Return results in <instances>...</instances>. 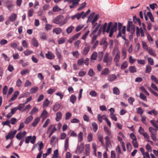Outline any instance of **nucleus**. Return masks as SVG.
<instances>
[{
  "mask_svg": "<svg viewBox=\"0 0 158 158\" xmlns=\"http://www.w3.org/2000/svg\"><path fill=\"white\" fill-rule=\"evenodd\" d=\"M62 113L60 112H58L56 113V120L58 122L59 121L61 118Z\"/></svg>",
  "mask_w": 158,
  "mask_h": 158,
  "instance_id": "aec40b11",
  "label": "nucleus"
},
{
  "mask_svg": "<svg viewBox=\"0 0 158 158\" xmlns=\"http://www.w3.org/2000/svg\"><path fill=\"white\" fill-rule=\"evenodd\" d=\"M97 56V53L96 52H94L91 56V61L92 60H96Z\"/></svg>",
  "mask_w": 158,
  "mask_h": 158,
  "instance_id": "bb28decb",
  "label": "nucleus"
},
{
  "mask_svg": "<svg viewBox=\"0 0 158 158\" xmlns=\"http://www.w3.org/2000/svg\"><path fill=\"white\" fill-rule=\"evenodd\" d=\"M143 136H144V138L146 139V141L148 142H149V136L148 134L145 132L144 133H143Z\"/></svg>",
  "mask_w": 158,
  "mask_h": 158,
  "instance_id": "8fccbe9b",
  "label": "nucleus"
},
{
  "mask_svg": "<svg viewBox=\"0 0 158 158\" xmlns=\"http://www.w3.org/2000/svg\"><path fill=\"white\" fill-rule=\"evenodd\" d=\"M117 24L116 22L114 23V24L112 25L110 30L114 31V32L116 31L117 30Z\"/></svg>",
  "mask_w": 158,
  "mask_h": 158,
  "instance_id": "7c9ffc66",
  "label": "nucleus"
},
{
  "mask_svg": "<svg viewBox=\"0 0 158 158\" xmlns=\"http://www.w3.org/2000/svg\"><path fill=\"white\" fill-rule=\"evenodd\" d=\"M17 132V130H15L14 131H11L9 133L8 135L6 137V139L7 140L9 139H13L14 137Z\"/></svg>",
  "mask_w": 158,
  "mask_h": 158,
  "instance_id": "20e7f679",
  "label": "nucleus"
},
{
  "mask_svg": "<svg viewBox=\"0 0 158 158\" xmlns=\"http://www.w3.org/2000/svg\"><path fill=\"white\" fill-rule=\"evenodd\" d=\"M100 44L101 45H103L104 46L103 48L106 49L107 46V43L106 41V39L105 38H103L100 41Z\"/></svg>",
  "mask_w": 158,
  "mask_h": 158,
  "instance_id": "6e6552de",
  "label": "nucleus"
},
{
  "mask_svg": "<svg viewBox=\"0 0 158 158\" xmlns=\"http://www.w3.org/2000/svg\"><path fill=\"white\" fill-rule=\"evenodd\" d=\"M127 66V64L126 61H124L121 65V69H125Z\"/></svg>",
  "mask_w": 158,
  "mask_h": 158,
  "instance_id": "72a5a7b5",
  "label": "nucleus"
},
{
  "mask_svg": "<svg viewBox=\"0 0 158 158\" xmlns=\"http://www.w3.org/2000/svg\"><path fill=\"white\" fill-rule=\"evenodd\" d=\"M62 30L61 28L58 27L54 28L52 31L53 33H55L56 34L58 35L61 32Z\"/></svg>",
  "mask_w": 158,
  "mask_h": 158,
  "instance_id": "4be33fe9",
  "label": "nucleus"
},
{
  "mask_svg": "<svg viewBox=\"0 0 158 158\" xmlns=\"http://www.w3.org/2000/svg\"><path fill=\"white\" fill-rule=\"evenodd\" d=\"M31 83L29 80H27L25 83L24 86L25 87H27L31 86Z\"/></svg>",
  "mask_w": 158,
  "mask_h": 158,
  "instance_id": "69168bd1",
  "label": "nucleus"
},
{
  "mask_svg": "<svg viewBox=\"0 0 158 158\" xmlns=\"http://www.w3.org/2000/svg\"><path fill=\"white\" fill-rule=\"evenodd\" d=\"M152 68L149 65H147L146 66V69L145 72L146 73H149L151 71Z\"/></svg>",
  "mask_w": 158,
  "mask_h": 158,
  "instance_id": "2f4dec72",
  "label": "nucleus"
},
{
  "mask_svg": "<svg viewBox=\"0 0 158 158\" xmlns=\"http://www.w3.org/2000/svg\"><path fill=\"white\" fill-rule=\"evenodd\" d=\"M34 12V10L31 9L29 10L28 11V17H31L32 16Z\"/></svg>",
  "mask_w": 158,
  "mask_h": 158,
  "instance_id": "0e129e2a",
  "label": "nucleus"
},
{
  "mask_svg": "<svg viewBox=\"0 0 158 158\" xmlns=\"http://www.w3.org/2000/svg\"><path fill=\"white\" fill-rule=\"evenodd\" d=\"M109 55L110 54L109 52H106L104 56L103 59V62L106 63V65L108 66L111 64L112 60V57L110 56Z\"/></svg>",
  "mask_w": 158,
  "mask_h": 158,
  "instance_id": "7ed1b4c3",
  "label": "nucleus"
},
{
  "mask_svg": "<svg viewBox=\"0 0 158 158\" xmlns=\"http://www.w3.org/2000/svg\"><path fill=\"white\" fill-rule=\"evenodd\" d=\"M88 74L89 76L91 77H92L94 75V73L92 69H91L89 70Z\"/></svg>",
  "mask_w": 158,
  "mask_h": 158,
  "instance_id": "4d7b16f0",
  "label": "nucleus"
},
{
  "mask_svg": "<svg viewBox=\"0 0 158 158\" xmlns=\"http://www.w3.org/2000/svg\"><path fill=\"white\" fill-rule=\"evenodd\" d=\"M122 27V24L119 23H118V30L119 31L117 35V37L121 36V28Z\"/></svg>",
  "mask_w": 158,
  "mask_h": 158,
  "instance_id": "f3484780",
  "label": "nucleus"
},
{
  "mask_svg": "<svg viewBox=\"0 0 158 158\" xmlns=\"http://www.w3.org/2000/svg\"><path fill=\"white\" fill-rule=\"evenodd\" d=\"M80 0H72L71 1H70L69 3H70L71 2H73V3L70 6V8L72 9L77 6L79 4L78 2Z\"/></svg>",
  "mask_w": 158,
  "mask_h": 158,
  "instance_id": "0eeeda50",
  "label": "nucleus"
},
{
  "mask_svg": "<svg viewBox=\"0 0 158 158\" xmlns=\"http://www.w3.org/2000/svg\"><path fill=\"white\" fill-rule=\"evenodd\" d=\"M122 56L124 57L123 59H125L127 56V53L126 52V49L123 48L122 49Z\"/></svg>",
  "mask_w": 158,
  "mask_h": 158,
  "instance_id": "864d4df0",
  "label": "nucleus"
},
{
  "mask_svg": "<svg viewBox=\"0 0 158 158\" xmlns=\"http://www.w3.org/2000/svg\"><path fill=\"white\" fill-rule=\"evenodd\" d=\"M83 139V133L80 132L78 135V142H81Z\"/></svg>",
  "mask_w": 158,
  "mask_h": 158,
  "instance_id": "412c9836",
  "label": "nucleus"
},
{
  "mask_svg": "<svg viewBox=\"0 0 158 158\" xmlns=\"http://www.w3.org/2000/svg\"><path fill=\"white\" fill-rule=\"evenodd\" d=\"M23 53L25 55L28 56L32 54L33 53V52L28 49H27L26 50L24 51Z\"/></svg>",
  "mask_w": 158,
  "mask_h": 158,
  "instance_id": "c03bdc74",
  "label": "nucleus"
},
{
  "mask_svg": "<svg viewBox=\"0 0 158 158\" xmlns=\"http://www.w3.org/2000/svg\"><path fill=\"white\" fill-rule=\"evenodd\" d=\"M69 138L67 137L66 138L65 140V151H67L68 148H69Z\"/></svg>",
  "mask_w": 158,
  "mask_h": 158,
  "instance_id": "393cba45",
  "label": "nucleus"
},
{
  "mask_svg": "<svg viewBox=\"0 0 158 158\" xmlns=\"http://www.w3.org/2000/svg\"><path fill=\"white\" fill-rule=\"evenodd\" d=\"M133 29L134 30H135V25L133 24V23L132 21H128L127 23V31H130L131 29L133 30Z\"/></svg>",
  "mask_w": 158,
  "mask_h": 158,
  "instance_id": "39448f33",
  "label": "nucleus"
},
{
  "mask_svg": "<svg viewBox=\"0 0 158 158\" xmlns=\"http://www.w3.org/2000/svg\"><path fill=\"white\" fill-rule=\"evenodd\" d=\"M74 27L73 26H71L68 27L66 29V32L68 34L70 33L73 29L74 28Z\"/></svg>",
  "mask_w": 158,
  "mask_h": 158,
  "instance_id": "4c0bfd02",
  "label": "nucleus"
},
{
  "mask_svg": "<svg viewBox=\"0 0 158 158\" xmlns=\"http://www.w3.org/2000/svg\"><path fill=\"white\" fill-rule=\"evenodd\" d=\"M147 15L149 17L151 21L152 22H154V18L151 13L150 12H148L147 13Z\"/></svg>",
  "mask_w": 158,
  "mask_h": 158,
  "instance_id": "e433bc0d",
  "label": "nucleus"
},
{
  "mask_svg": "<svg viewBox=\"0 0 158 158\" xmlns=\"http://www.w3.org/2000/svg\"><path fill=\"white\" fill-rule=\"evenodd\" d=\"M89 94L92 97H96L97 95V93L94 90H92L89 92Z\"/></svg>",
  "mask_w": 158,
  "mask_h": 158,
  "instance_id": "09e8293b",
  "label": "nucleus"
},
{
  "mask_svg": "<svg viewBox=\"0 0 158 158\" xmlns=\"http://www.w3.org/2000/svg\"><path fill=\"white\" fill-rule=\"evenodd\" d=\"M46 56L49 59L52 60L54 58L55 56L54 55L50 52L48 51L46 54Z\"/></svg>",
  "mask_w": 158,
  "mask_h": 158,
  "instance_id": "9b49d317",
  "label": "nucleus"
},
{
  "mask_svg": "<svg viewBox=\"0 0 158 158\" xmlns=\"http://www.w3.org/2000/svg\"><path fill=\"white\" fill-rule=\"evenodd\" d=\"M148 53L152 56L156 57V54L155 52V51L152 48H149L147 50Z\"/></svg>",
  "mask_w": 158,
  "mask_h": 158,
  "instance_id": "6ab92c4d",
  "label": "nucleus"
},
{
  "mask_svg": "<svg viewBox=\"0 0 158 158\" xmlns=\"http://www.w3.org/2000/svg\"><path fill=\"white\" fill-rule=\"evenodd\" d=\"M60 105L59 104H55L53 106L52 110L55 112L57 111L60 108Z\"/></svg>",
  "mask_w": 158,
  "mask_h": 158,
  "instance_id": "b1692460",
  "label": "nucleus"
},
{
  "mask_svg": "<svg viewBox=\"0 0 158 158\" xmlns=\"http://www.w3.org/2000/svg\"><path fill=\"white\" fill-rule=\"evenodd\" d=\"M90 48V46H88L84 48L83 52V54L84 55H86L88 52Z\"/></svg>",
  "mask_w": 158,
  "mask_h": 158,
  "instance_id": "a211bd4d",
  "label": "nucleus"
},
{
  "mask_svg": "<svg viewBox=\"0 0 158 158\" xmlns=\"http://www.w3.org/2000/svg\"><path fill=\"white\" fill-rule=\"evenodd\" d=\"M140 90L144 92L147 95L149 96V94L147 90L144 88L143 86H141L140 87Z\"/></svg>",
  "mask_w": 158,
  "mask_h": 158,
  "instance_id": "13d9d810",
  "label": "nucleus"
},
{
  "mask_svg": "<svg viewBox=\"0 0 158 158\" xmlns=\"http://www.w3.org/2000/svg\"><path fill=\"white\" fill-rule=\"evenodd\" d=\"M106 117V116L105 115H101L100 114H98V119L100 123L102 122V119H103V118H104V117Z\"/></svg>",
  "mask_w": 158,
  "mask_h": 158,
  "instance_id": "473e14b6",
  "label": "nucleus"
},
{
  "mask_svg": "<svg viewBox=\"0 0 158 158\" xmlns=\"http://www.w3.org/2000/svg\"><path fill=\"white\" fill-rule=\"evenodd\" d=\"M29 71L27 69H25L21 71L20 73L22 75H23L29 73Z\"/></svg>",
  "mask_w": 158,
  "mask_h": 158,
  "instance_id": "49530a36",
  "label": "nucleus"
},
{
  "mask_svg": "<svg viewBox=\"0 0 158 158\" xmlns=\"http://www.w3.org/2000/svg\"><path fill=\"white\" fill-rule=\"evenodd\" d=\"M107 78L108 81L112 82L117 79V76L114 74H111L107 76Z\"/></svg>",
  "mask_w": 158,
  "mask_h": 158,
  "instance_id": "423d86ee",
  "label": "nucleus"
},
{
  "mask_svg": "<svg viewBox=\"0 0 158 158\" xmlns=\"http://www.w3.org/2000/svg\"><path fill=\"white\" fill-rule=\"evenodd\" d=\"M32 42L34 46L37 47L38 45V43L37 40L35 38H33L32 39Z\"/></svg>",
  "mask_w": 158,
  "mask_h": 158,
  "instance_id": "c85d7f7f",
  "label": "nucleus"
},
{
  "mask_svg": "<svg viewBox=\"0 0 158 158\" xmlns=\"http://www.w3.org/2000/svg\"><path fill=\"white\" fill-rule=\"evenodd\" d=\"M49 104V102L48 100V99L47 98H46L43 104V107H46L48 106Z\"/></svg>",
  "mask_w": 158,
  "mask_h": 158,
  "instance_id": "a18cd8bd",
  "label": "nucleus"
},
{
  "mask_svg": "<svg viewBox=\"0 0 158 158\" xmlns=\"http://www.w3.org/2000/svg\"><path fill=\"white\" fill-rule=\"evenodd\" d=\"M94 131L95 132L98 129V127L97 124L95 122H94L92 124Z\"/></svg>",
  "mask_w": 158,
  "mask_h": 158,
  "instance_id": "a878e982",
  "label": "nucleus"
},
{
  "mask_svg": "<svg viewBox=\"0 0 158 158\" xmlns=\"http://www.w3.org/2000/svg\"><path fill=\"white\" fill-rule=\"evenodd\" d=\"M47 112L45 110H44L43 112L41 113V116H43L44 119L47 117Z\"/></svg>",
  "mask_w": 158,
  "mask_h": 158,
  "instance_id": "bf43d9fd",
  "label": "nucleus"
},
{
  "mask_svg": "<svg viewBox=\"0 0 158 158\" xmlns=\"http://www.w3.org/2000/svg\"><path fill=\"white\" fill-rule=\"evenodd\" d=\"M33 117L31 115L28 116L25 120L24 123L26 124H28L33 119Z\"/></svg>",
  "mask_w": 158,
  "mask_h": 158,
  "instance_id": "dca6fc26",
  "label": "nucleus"
},
{
  "mask_svg": "<svg viewBox=\"0 0 158 158\" xmlns=\"http://www.w3.org/2000/svg\"><path fill=\"white\" fill-rule=\"evenodd\" d=\"M76 99L77 98L74 95H72L70 97V101L72 103L74 104L76 100Z\"/></svg>",
  "mask_w": 158,
  "mask_h": 158,
  "instance_id": "a19ab883",
  "label": "nucleus"
},
{
  "mask_svg": "<svg viewBox=\"0 0 158 158\" xmlns=\"http://www.w3.org/2000/svg\"><path fill=\"white\" fill-rule=\"evenodd\" d=\"M100 26V24H98V25L97 26L96 28L94 29L93 31L90 34V36H91V35H95L96 32L97 31L99 27Z\"/></svg>",
  "mask_w": 158,
  "mask_h": 158,
  "instance_id": "f704fd0d",
  "label": "nucleus"
},
{
  "mask_svg": "<svg viewBox=\"0 0 158 158\" xmlns=\"http://www.w3.org/2000/svg\"><path fill=\"white\" fill-rule=\"evenodd\" d=\"M38 110L37 107H34L30 112V114L31 115L35 113H37Z\"/></svg>",
  "mask_w": 158,
  "mask_h": 158,
  "instance_id": "58836bf2",
  "label": "nucleus"
},
{
  "mask_svg": "<svg viewBox=\"0 0 158 158\" xmlns=\"http://www.w3.org/2000/svg\"><path fill=\"white\" fill-rule=\"evenodd\" d=\"M129 71L131 73H133L136 72V69L135 67L131 66L129 68Z\"/></svg>",
  "mask_w": 158,
  "mask_h": 158,
  "instance_id": "cd10ccee",
  "label": "nucleus"
},
{
  "mask_svg": "<svg viewBox=\"0 0 158 158\" xmlns=\"http://www.w3.org/2000/svg\"><path fill=\"white\" fill-rule=\"evenodd\" d=\"M139 97L141 99L145 101H147L146 97L143 94L140 93L139 95Z\"/></svg>",
  "mask_w": 158,
  "mask_h": 158,
  "instance_id": "603ef678",
  "label": "nucleus"
},
{
  "mask_svg": "<svg viewBox=\"0 0 158 158\" xmlns=\"http://www.w3.org/2000/svg\"><path fill=\"white\" fill-rule=\"evenodd\" d=\"M84 13V12L82 11L80 13H77L76 15V18L78 20H79L81 17H82Z\"/></svg>",
  "mask_w": 158,
  "mask_h": 158,
  "instance_id": "ea45409f",
  "label": "nucleus"
},
{
  "mask_svg": "<svg viewBox=\"0 0 158 158\" xmlns=\"http://www.w3.org/2000/svg\"><path fill=\"white\" fill-rule=\"evenodd\" d=\"M39 144V147H38V150L40 152L41 151V150L44 147V144L42 141L40 142V143H37Z\"/></svg>",
  "mask_w": 158,
  "mask_h": 158,
  "instance_id": "6e6d98bb",
  "label": "nucleus"
},
{
  "mask_svg": "<svg viewBox=\"0 0 158 158\" xmlns=\"http://www.w3.org/2000/svg\"><path fill=\"white\" fill-rule=\"evenodd\" d=\"M93 135L92 134H89L87 136L88 141L90 142L92 140Z\"/></svg>",
  "mask_w": 158,
  "mask_h": 158,
  "instance_id": "338daca9",
  "label": "nucleus"
},
{
  "mask_svg": "<svg viewBox=\"0 0 158 158\" xmlns=\"http://www.w3.org/2000/svg\"><path fill=\"white\" fill-rule=\"evenodd\" d=\"M18 120L15 118H11L10 121V123L12 125L15 124L17 122Z\"/></svg>",
  "mask_w": 158,
  "mask_h": 158,
  "instance_id": "de8ad7c7",
  "label": "nucleus"
},
{
  "mask_svg": "<svg viewBox=\"0 0 158 158\" xmlns=\"http://www.w3.org/2000/svg\"><path fill=\"white\" fill-rule=\"evenodd\" d=\"M38 89L37 87H34L31 88L30 90V92L31 94L36 93L38 90Z\"/></svg>",
  "mask_w": 158,
  "mask_h": 158,
  "instance_id": "c9c22d12",
  "label": "nucleus"
},
{
  "mask_svg": "<svg viewBox=\"0 0 158 158\" xmlns=\"http://www.w3.org/2000/svg\"><path fill=\"white\" fill-rule=\"evenodd\" d=\"M112 25V23L111 22H109L107 26V28L106 29V27L107 26V23H105L104 24L101 26L100 29L102 31L104 34L105 32H106V33H108L110 31Z\"/></svg>",
  "mask_w": 158,
  "mask_h": 158,
  "instance_id": "f03ea898",
  "label": "nucleus"
},
{
  "mask_svg": "<svg viewBox=\"0 0 158 158\" xmlns=\"http://www.w3.org/2000/svg\"><path fill=\"white\" fill-rule=\"evenodd\" d=\"M19 94V92L18 91H16L15 92L13 97L9 100V102H11L17 98Z\"/></svg>",
  "mask_w": 158,
  "mask_h": 158,
  "instance_id": "f8f14e48",
  "label": "nucleus"
},
{
  "mask_svg": "<svg viewBox=\"0 0 158 158\" xmlns=\"http://www.w3.org/2000/svg\"><path fill=\"white\" fill-rule=\"evenodd\" d=\"M52 10L55 12H58L61 10V9H60L58 6H56L53 7Z\"/></svg>",
  "mask_w": 158,
  "mask_h": 158,
  "instance_id": "3c124183",
  "label": "nucleus"
},
{
  "mask_svg": "<svg viewBox=\"0 0 158 158\" xmlns=\"http://www.w3.org/2000/svg\"><path fill=\"white\" fill-rule=\"evenodd\" d=\"M73 56L76 58H77L79 56V53L77 51L73 52H71Z\"/></svg>",
  "mask_w": 158,
  "mask_h": 158,
  "instance_id": "052dcab7",
  "label": "nucleus"
},
{
  "mask_svg": "<svg viewBox=\"0 0 158 158\" xmlns=\"http://www.w3.org/2000/svg\"><path fill=\"white\" fill-rule=\"evenodd\" d=\"M17 18V15L14 13H12L9 17V20L11 22L14 21Z\"/></svg>",
  "mask_w": 158,
  "mask_h": 158,
  "instance_id": "2eb2a0df",
  "label": "nucleus"
},
{
  "mask_svg": "<svg viewBox=\"0 0 158 158\" xmlns=\"http://www.w3.org/2000/svg\"><path fill=\"white\" fill-rule=\"evenodd\" d=\"M116 151L118 153V155L119 156L120 154H121V152L120 147L118 145L116 148Z\"/></svg>",
  "mask_w": 158,
  "mask_h": 158,
  "instance_id": "680f3d73",
  "label": "nucleus"
},
{
  "mask_svg": "<svg viewBox=\"0 0 158 158\" xmlns=\"http://www.w3.org/2000/svg\"><path fill=\"white\" fill-rule=\"evenodd\" d=\"M137 109V113L139 114L142 115L144 111L143 110L142 108L141 107H139Z\"/></svg>",
  "mask_w": 158,
  "mask_h": 158,
  "instance_id": "e2e57ef3",
  "label": "nucleus"
},
{
  "mask_svg": "<svg viewBox=\"0 0 158 158\" xmlns=\"http://www.w3.org/2000/svg\"><path fill=\"white\" fill-rule=\"evenodd\" d=\"M158 130V128H155V129H154L152 127H150L149 128V131L151 133V135L156 134V131Z\"/></svg>",
  "mask_w": 158,
  "mask_h": 158,
  "instance_id": "ddd939ff",
  "label": "nucleus"
},
{
  "mask_svg": "<svg viewBox=\"0 0 158 158\" xmlns=\"http://www.w3.org/2000/svg\"><path fill=\"white\" fill-rule=\"evenodd\" d=\"M151 79L155 82L157 84H158V80L157 78L155 77L154 76L152 75L151 77Z\"/></svg>",
  "mask_w": 158,
  "mask_h": 158,
  "instance_id": "5fc2aeb1",
  "label": "nucleus"
},
{
  "mask_svg": "<svg viewBox=\"0 0 158 158\" xmlns=\"http://www.w3.org/2000/svg\"><path fill=\"white\" fill-rule=\"evenodd\" d=\"M64 17L62 15H59L56 17L53 20V22L60 26L64 25L69 19V17L66 16L63 19Z\"/></svg>",
  "mask_w": 158,
  "mask_h": 158,
  "instance_id": "f257e3e1",
  "label": "nucleus"
},
{
  "mask_svg": "<svg viewBox=\"0 0 158 158\" xmlns=\"http://www.w3.org/2000/svg\"><path fill=\"white\" fill-rule=\"evenodd\" d=\"M40 118L39 117H37L35 118L32 123V126L33 127H35L40 121Z\"/></svg>",
  "mask_w": 158,
  "mask_h": 158,
  "instance_id": "5701e85b",
  "label": "nucleus"
},
{
  "mask_svg": "<svg viewBox=\"0 0 158 158\" xmlns=\"http://www.w3.org/2000/svg\"><path fill=\"white\" fill-rule=\"evenodd\" d=\"M110 73V71L108 68H106L104 69L101 72V75L103 76H106Z\"/></svg>",
  "mask_w": 158,
  "mask_h": 158,
  "instance_id": "9d476101",
  "label": "nucleus"
},
{
  "mask_svg": "<svg viewBox=\"0 0 158 158\" xmlns=\"http://www.w3.org/2000/svg\"><path fill=\"white\" fill-rule=\"evenodd\" d=\"M120 52L119 51H118L114 58V62L115 63L118 62L120 58Z\"/></svg>",
  "mask_w": 158,
  "mask_h": 158,
  "instance_id": "1a4fd4ad",
  "label": "nucleus"
},
{
  "mask_svg": "<svg viewBox=\"0 0 158 158\" xmlns=\"http://www.w3.org/2000/svg\"><path fill=\"white\" fill-rule=\"evenodd\" d=\"M98 140L101 142V144L102 145H104V143L103 142V137L101 135H98Z\"/></svg>",
  "mask_w": 158,
  "mask_h": 158,
  "instance_id": "c756f323",
  "label": "nucleus"
},
{
  "mask_svg": "<svg viewBox=\"0 0 158 158\" xmlns=\"http://www.w3.org/2000/svg\"><path fill=\"white\" fill-rule=\"evenodd\" d=\"M16 137L17 139H21L23 137L22 132H20L18 133L16 135Z\"/></svg>",
  "mask_w": 158,
  "mask_h": 158,
  "instance_id": "774afa93",
  "label": "nucleus"
},
{
  "mask_svg": "<svg viewBox=\"0 0 158 158\" xmlns=\"http://www.w3.org/2000/svg\"><path fill=\"white\" fill-rule=\"evenodd\" d=\"M110 138L108 135L105 137V139L106 140L105 143L106 145H108L110 143Z\"/></svg>",
  "mask_w": 158,
  "mask_h": 158,
  "instance_id": "79ce46f5",
  "label": "nucleus"
},
{
  "mask_svg": "<svg viewBox=\"0 0 158 158\" xmlns=\"http://www.w3.org/2000/svg\"><path fill=\"white\" fill-rule=\"evenodd\" d=\"M104 129L106 134L108 135V136H109L110 137V138H112V135L110 131V130L108 129L107 127H106V126H104Z\"/></svg>",
  "mask_w": 158,
  "mask_h": 158,
  "instance_id": "4468645a",
  "label": "nucleus"
},
{
  "mask_svg": "<svg viewBox=\"0 0 158 158\" xmlns=\"http://www.w3.org/2000/svg\"><path fill=\"white\" fill-rule=\"evenodd\" d=\"M113 92L114 94L116 95H119V90L117 87H114L113 89Z\"/></svg>",
  "mask_w": 158,
  "mask_h": 158,
  "instance_id": "37998d69",
  "label": "nucleus"
}]
</instances>
